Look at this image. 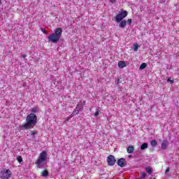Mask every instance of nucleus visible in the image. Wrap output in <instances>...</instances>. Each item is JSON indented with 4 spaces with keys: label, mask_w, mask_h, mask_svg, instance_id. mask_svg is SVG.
I'll list each match as a JSON object with an SVG mask.
<instances>
[{
    "label": "nucleus",
    "mask_w": 179,
    "mask_h": 179,
    "mask_svg": "<svg viewBox=\"0 0 179 179\" xmlns=\"http://www.w3.org/2000/svg\"><path fill=\"white\" fill-rule=\"evenodd\" d=\"M38 111V108H32L31 113L27 116L26 122L21 126V128H24V129H31L34 128L36 124H37V115H36V113Z\"/></svg>",
    "instance_id": "obj_1"
},
{
    "label": "nucleus",
    "mask_w": 179,
    "mask_h": 179,
    "mask_svg": "<svg viewBox=\"0 0 179 179\" xmlns=\"http://www.w3.org/2000/svg\"><path fill=\"white\" fill-rule=\"evenodd\" d=\"M62 36V28H57L55 29V33L49 35L48 36V40L50 43H53V44H57L59 40H61V37Z\"/></svg>",
    "instance_id": "obj_2"
},
{
    "label": "nucleus",
    "mask_w": 179,
    "mask_h": 179,
    "mask_svg": "<svg viewBox=\"0 0 179 179\" xmlns=\"http://www.w3.org/2000/svg\"><path fill=\"white\" fill-rule=\"evenodd\" d=\"M47 152L45 151H43L42 152H41L38 158L36 159L35 164H36L38 166V167H40V166H41V164L43 162H45V160H47Z\"/></svg>",
    "instance_id": "obj_3"
},
{
    "label": "nucleus",
    "mask_w": 179,
    "mask_h": 179,
    "mask_svg": "<svg viewBox=\"0 0 179 179\" xmlns=\"http://www.w3.org/2000/svg\"><path fill=\"white\" fill-rule=\"evenodd\" d=\"M12 176V172L9 169H3L0 172V178L9 179Z\"/></svg>",
    "instance_id": "obj_4"
},
{
    "label": "nucleus",
    "mask_w": 179,
    "mask_h": 179,
    "mask_svg": "<svg viewBox=\"0 0 179 179\" xmlns=\"http://www.w3.org/2000/svg\"><path fill=\"white\" fill-rule=\"evenodd\" d=\"M106 162L108 166H113L115 164L117 159H115V157H114V155H110L107 157Z\"/></svg>",
    "instance_id": "obj_5"
},
{
    "label": "nucleus",
    "mask_w": 179,
    "mask_h": 179,
    "mask_svg": "<svg viewBox=\"0 0 179 179\" xmlns=\"http://www.w3.org/2000/svg\"><path fill=\"white\" fill-rule=\"evenodd\" d=\"M117 166L120 167H125L127 166V161L124 158H120L117 160Z\"/></svg>",
    "instance_id": "obj_6"
},
{
    "label": "nucleus",
    "mask_w": 179,
    "mask_h": 179,
    "mask_svg": "<svg viewBox=\"0 0 179 179\" xmlns=\"http://www.w3.org/2000/svg\"><path fill=\"white\" fill-rule=\"evenodd\" d=\"M169 146V141L166 140L164 141L161 145V148L163 150H166Z\"/></svg>",
    "instance_id": "obj_7"
},
{
    "label": "nucleus",
    "mask_w": 179,
    "mask_h": 179,
    "mask_svg": "<svg viewBox=\"0 0 179 179\" xmlns=\"http://www.w3.org/2000/svg\"><path fill=\"white\" fill-rule=\"evenodd\" d=\"M117 66L120 69H122V68H125V66H127V63L124 61H120L117 63Z\"/></svg>",
    "instance_id": "obj_8"
},
{
    "label": "nucleus",
    "mask_w": 179,
    "mask_h": 179,
    "mask_svg": "<svg viewBox=\"0 0 179 179\" xmlns=\"http://www.w3.org/2000/svg\"><path fill=\"white\" fill-rule=\"evenodd\" d=\"M122 19H124V17L121 15L120 13L117 14L115 17V20L117 23H120V22H122Z\"/></svg>",
    "instance_id": "obj_9"
},
{
    "label": "nucleus",
    "mask_w": 179,
    "mask_h": 179,
    "mask_svg": "<svg viewBox=\"0 0 179 179\" xmlns=\"http://www.w3.org/2000/svg\"><path fill=\"white\" fill-rule=\"evenodd\" d=\"M127 153L131 155L134 153V150H135V148L133 145H130L127 148Z\"/></svg>",
    "instance_id": "obj_10"
},
{
    "label": "nucleus",
    "mask_w": 179,
    "mask_h": 179,
    "mask_svg": "<svg viewBox=\"0 0 179 179\" xmlns=\"http://www.w3.org/2000/svg\"><path fill=\"white\" fill-rule=\"evenodd\" d=\"M126 26H127V21L125 20H122L119 24V27H120V29H124V27H125Z\"/></svg>",
    "instance_id": "obj_11"
},
{
    "label": "nucleus",
    "mask_w": 179,
    "mask_h": 179,
    "mask_svg": "<svg viewBox=\"0 0 179 179\" xmlns=\"http://www.w3.org/2000/svg\"><path fill=\"white\" fill-rule=\"evenodd\" d=\"M76 109L78 110V111H80V110H83V105H82V103H78L76 106Z\"/></svg>",
    "instance_id": "obj_12"
},
{
    "label": "nucleus",
    "mask_w": 179,
    "mask_h": 179,
    "mask_svg": "<svg viewBox=\"0 0 179 179\" xmlns=\"http://www.w3.org/2000/svg\"><path fill=\"white\" fill-rule=\"evenodd\" d=\"M148 143H144L141 145V150H145V149H148Z\"/></svg>",
    "instance_id": "obj_13"
},
{
    "label": "nucleus",
    "mask_w": 179,
    "mask_h": 179,
    "mask_svg": "<svg viewBox=\"0 0 179 179\" xmlns=\"http://www.w3.org/2000/svg\"><path fill=\"white\" fill-rule=\"evenodd\" d=\"M120 14L123 17V19L124 17H127V16H128V12L127 10H123Z\"/></svg>",
    "instance_id": "obj_14"
},
{
    "label": "nucleus",
    "mask_w": 179,
    "mask_h": 179,
    "mask_svg": "<svg viewBox=\"0 0 179 179\" xmlns=\"http://www.w3.org/2000/svg\"><path fill=\"white\" fill-rule=\"evenodd\" d=\"M48 174H49V173H48V171H47V170H44L41 173L42 177H47V176H48Z\"/></svg>",
    "instance_id": "obj_15"
},
{
    "label": "nucleus",
    "mask_w": 179,
    "mask_h": 179,
    "mask_svg": "<svg viewBox=\"0 0 179 179\" xmlns=\"http://www.w3.org/2000/svg\"><path fill=\"white\" fill-rule=\"evenodd\" d=\"M150 145L151 146H152V148H155V146H157V142L156 141V140H152L150 142Z\"/></svg>",
    "instance_id": "obj_16"
},
{
    "label": "nucleus",
    "mask_w": 179,
    "mask_h": 179,
    "mask_svg": "<svg viewBox=\"0 0 179 179\" xmlns=\"http://www.w3.org/2000/svg\"><path fill=\"white\" fill-rule=\"evenodd\" d=\"M146 66H148V64L146 63L141 64L139 68L140 71H143V69H145Z\"/></svg>",
    "instance_id": "obj_17"
},
{
    "label": "nucleus",
    "mask_w": 179,
    "mask_h": 179,
    "mask_svg": "<svg viewBox=\"0 0 179 179\" xmlns=\"http://www.w3.org/2000/svg\"><path fill=\"white\" fill-rule=\"evenodd\" d=\"M145 171H147V173H148V174H152V173L153 172V171H152V168H150V166L145 167Z\"/></svg>",
    "instance_id": "obj_18"
},
{
    "label": "nucleus",
    "mask_w": 179,
    "mask_h": 179,
    "mask_svg": "<svg viewBox=\"0 0 179 179\" xmlns=\"http://www.w3.org/2000/svg\"><path fill=\"white\" fill-rule=\"evenodd\" d=\"M17 162H19L20 163H22V162H23V158H22V156H18L17 157Z\"/></svg>",
    "instance_id": "obj_19"
},
{
    "label": "nucleus",
    "mask_w": 179,
    "mask_h": 179,
    "mask_svg": "<svg viewBox=\"0 0 179 179\" xmlns=\"http://www.w3.org/2000/svg\"><path fill=\"white\" fill-rule=\"evenodd\" d=\"M138 48H139V45L138 44L134 45V51H138Z\"/></svg>",
    "instance_id": "obj_20"
},
{
    "label": "nucleus",
    "mask_w": 179,
    "mask_h": 179,
    "mask_svg": "<svg viewBox=\"0 0 179 179\" xmlns=\"http://www.w3.org/2000/svg\"><path fill=\"white\" fill-rule=\"evenodd\" d=\"M99 114H100V110H96L94 113V117H98Z\"/></svg>",
    "instance_id": "obj_21"
},
{
    "label": "nucleus",
    "mask_w": 179,
    "mask_h": 179,
    "mask_svg": "<svg viewBox=\"0 0 179 179\" xmlns=\"http://www.w3.org/2000/svg\"><path fill=\"white\" fill-rule=\"evenodd\" d=\"M141 177H142L143 179L145 178L146 177V173L142 172L141 173Z\"/></svg>",
    "instance_id": "obj_22"
},
{
    "label": "nucleus",
    "mask_w": 179,
    "mask_h": 179,
    "mask_svg": "<svg viewBox=\"0 0 179 179\" xmlns=\"http://www.w3.org/2000/svg\"><path fill=\"white\" fill-rule=\"evenodd\" d=\"M36 134H37V131H31V136H34V135H36Z\"/></svg>",
    "instance_id": "obj_23"
},
{
    "label": "nucleus",
    "mask_w": 179,
    "mask_h": 179,
    "mask_svg": "<svg viewBox=\"0 0 179 179\" xmlns=\"http://www.w3.org/2000/svg\"><path fill=\"white\" fill-rule=\"evenodd\" d=\"M127 23H128V24H131V23H132V19H128Z\"/></svg>",
    "instance_id": "obj_24"
},
{
    "label": "nucleus",
    "mask_w": 179,
    "mask_h": 179,
    "mask_svg": "<svg viewBox=\"0 0 179 179\" xmlns=\"http://www.w3.org/2000/svg\"><path fill=\"white\" fill-rule=\"evenodd\" d=\"M110 3H115V2H117L116 0H109Z\"/></svg>",
    "instance_id": "obj_25"
},
{
    "label": "nucleus",
    "mask_w": 179,
    "mask_h": 179,
    "mask_svg": "<svg viewBox=\"0 0 179 179\" xmlns=\"http://www.w3.org/2000/svg\"><path fill=\"white\" fill-rule=\"evenodd\" d=\"M41 31L43 32V33H44V34H47V31H45V29H41Z\"/></svg>",
    "instance_id": "obj_26"
},
{
    "label": "nucleus",
    "mask_w": 179,
    "mask_h": 179,
    "mask_svg": "<svg viewBox=\"0 0 179 179\" xmlns=\"http://www.w3.org/2000/svg\"><path fill=\"white\" fill-rule=\"evenodd\" d=\"M167 82H170L171 83H174V80H171L170 78H168Z\"/></svg>",
    "instance_id": "obj_27"
},
{
    "label": "nucleus",
    "mask_w": 179,
    "mask_h": 179,
    "mask_svg": "<svg viewBox=\"0 0 179 179\" xmlns=\"http://www.w3.org/2000/svg\"><path fill=\"white\" fill-rule=\"evenodd\" d=\"M74 113H76V114H79V110L78 109L74 110Z\"/></svg>",
    "instance_id": "obj_28"
},
{
    "label": "nucleus",
    "mask_w": 179,
    "mask_h": 179,
    "mask_svg": "<svg viewBox=\"0 0 179 179\" xmlns=\"http://www.w3.org/2000/svg\"><path fill=\"white\" fill-rule=\"evenodd\" d=\"M170 171V168L166 169L165 173H169Z\"/></svg>",
    "instance_id": "obj_29"
},
{
    "label": "nucleus",
    "mask_w": 179,
    "mask_h": 179,
    "mask_svg": "<svg viewBox=\"0 0 179 179\" xmlns=\"http://www.w3.org/2000/svg\"><path fill=\"white\" fill-rule=\"evenodd\" d=\"M121 79H122V78L118 79L117 81V83H121Z\"/></svg>",
    "instance_id": "obj_30"
},
{
    "label": "nucleus",
    "mask_w": 179,
    "mask_h": 179,
    "mask_svg": "<svg viewBox=\"0 0 179 179\" xmlns=\"http://www.w3.org/2000/svg\"><path fill=\"white\" fill-rule=\"evenodd\" d=\"M74 114L73 113H72L70 116H69V118H72V117H74Z\"/></svg>",
    "instance_id": "obj_31"
},
{
    "label": "nucleus",
    "mask_w": 179,
    "mask_h": 179,
    "mask_svg": "<svg viewBox=\"0 0 179 179\" xmlns=\"http://www.w3.org/2000/svg\"><path fill=\"white\" fill-rule=\"evenodd\" d=\"M22 57L24 59L26 57H27L26 55H22Z\"/></svg>",
    "instance_id": "obj_32"
},
{
    "label": "nucleus",
    "mask_w": 179,
    "mask_h": 179,
    "mask_svg": "<svg viewBox=\"0 0 179 179\" xmlns=\"http://www.w3.org/2000/svg\"><path fill=\"white\" fill-rule=\"evenodd\" d=\"M128 157L129 159H131V157H132V155H129Z\"/></svg>",
    "instance_id": "obj_33"
},
{
    "label": "nucleus",
    "mask_w": 179,
    "mask_h": 179,
    "mask_svg": "<svg viewBox=\"0 0 179 179\" xmlns=\"http://www.w3.org/2000/svg\"><path fill=\"white\" fill-rule=\"evenodd\" d=\"M83 104H86V101H83Z\"/></svg>",
    "instance_id": "obj_34"
},
{
    "label": "nucleus",
    "mask_w": 179,
    "mask_h": 179,
    "mask_svg": "<svg viewBox=\"0 0 179 179\" xmlns=\"http://www.w3.org/2000/svg\"><path fill=\"white\" fill-rule=\"evenodd\" d=\"M66 121H69V118H67Z\"/></svg>",
    "instance_id": "obj_35"
},
{
    "label": "nucleus",
    "mask_w": 179,
    "mask_h": 179,
    "mask_svg": "<svg viewBox=\"0 0 179 179\" xmlns=\"http://www.w3.org/2000/svg\"><path fill=\"white\" fill-rule=\"evenodd\" d=\"M0 3H1V0H0Z\"/></svg>",
    "instance_id": "obj_36"
}]
</instances>
